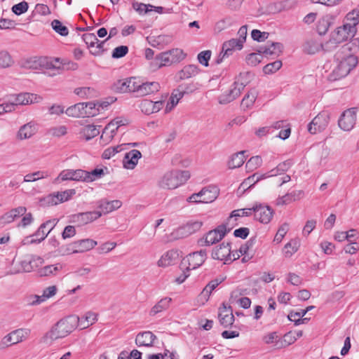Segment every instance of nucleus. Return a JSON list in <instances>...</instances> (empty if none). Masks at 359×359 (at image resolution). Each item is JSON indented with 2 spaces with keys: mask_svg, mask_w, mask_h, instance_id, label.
I'll return each mask as SVG.
<instances>
[{
  "mask_svg": "<svg viewBox=\"0 0 359 359\" xmlns=\"http://www.w3.org/2000/svg\"><path fill=\"white\" fill-rule=\"evenodd\" d=\"M191 177L188 170H174L166 172L159 181L163 189H174L184 184Z\"/></svg>",
  "mask_w": 359,
  "mask_h": 359,
  "instance_id": "obj_1",
  "label": "nucleus"
},
{
  "mask_svg": "<svg viewBox=\"0 0 359 359\" xmlns=\"http://www.w3.org/2000/svg\"><path fill=\"white\" fill-rule=\"evenodd\" d=\"M65 113L69 116L84 118L95 116L98 113L96 104L93 102H79L67 109Z\"/></svg>",
  "mask_w": 359,
  "mask_h": 359,
  "instance_id": "obj_2",
  "label": "nucleus"
},
{
  "mask_svg": "<svg viewBox=\"0 0 359 359\" xmlns=\"http://www.w3.org/2000/svg\"><path fill=\"white\" fill-rule=\"evenodd\" d=\"M357 64V57L353 55H349L339 62L337 66L332 71L331 78L333 80H337L345 77Z\"/></svg>",
  "mask_w": 359,
  "mask_h": 359,
  "instance_id": "obj_3",
  "label": "nucleus"
},
{
  "mask_svg": "<svg viewBox=\"0 0 359 359\" xmlns=\"http://www.w3.org/2000/svg\"><path fill=\"white\" fill-rule=\"evenodd\" d=\"M30 333L31 330L27 328H20L11 332L0 341V350L22 342L28 338Z\"/></svg>",
  "mask_w": 359,
  "mask_h": 359,
  "instance_id": "obj_4",
  "label": "nucleus"
},
{
  "mask_svg": "<svg viewBox=\"0 0 359 359\" xmlns=\"http://www.w3.org/2000/svg\"><path fill=\"white\" fill-rule=\"evenodd\" d=\"M130 123L128 118L123 116H118L111 120L104 128L101 139L111 141L116 135L117 130L122 126H127Z\"/></svg>",
  "mask_w": 359,
  "mask_h": 359,
  "instance_id": "obj_5",
  "label": "nucleus"
},
{
  "mask_svg": "<svg viewBox=\"0 0 359 359\" xmlns=\"http://www.w3.org/2000/svg\"><path fill=\"white\" fill-rule=\"evenodd\" d=\"M330 119L328 111H323L316 116L308 126V130L311 134L323 132L327 127Z\"/></svg>",
  "mask_w": 359,
  "mask_h": 359,
  "instance_id": "obj_6",
  "label": "nucleus"
},
{
  "mask_svg": "<svg viewBox=\"0 0 359 359\" xmlns=\"http://www.w3.org/2000/svg\"><path fill=\"white\" fill-rule=\"evenodd\" d=\"M357 120L355 108L345 110L338 120L339 127L344 131H351L355 126Z\"/></svg>",
  "mask_w": 359,
  "mask_h": 359,
  "instance_id": "obj_7",
  "label": "nucleus"
},
{
  "mask_svg": "<svg viewBox=\"0 0 359 359\" xmlns=\"http://www.w3.org/2000/svg\"><path fill=\"white\" fill-rule=\"evenodd\" d=\"M212 257L214 259L224 262V264L232 262L231 245L229 243H222L216 246L212 252Z\"/></svg>",
  "mask_w": 359,
  "mask_h": 359,
  "instance_id": "obj_8",
  "label": "nucleus"
},
{
  "mask_svg": "<svg viewBox=\"0 0 359 359\" xmlns=\"http://www.w3.org/2000/svg\"><path fill=\"white\" fill-rule=\"evenodd\" d=\"M66 180L84 182V170H64L55 179L54 183L59 184Z\"/></svg>",
  "mask_w": 359,
  "mask_h": 359,
  "instance_id": "obj_9",
  "label": "nucleus"
},
{
  "mask_svg": "<svg viewBox=\"0 0 359 359\" xmlns=\"http://www.w3.org/2000/svg\"><path fill=\"white\" fill-rule=\"evenodd\" d=\"M229 231H230V229H227L225 225H220L205 235L204 242L206 245H213L221 241Z\"/></svg>",
  "mask_w": 359,
  "mask_h": 359,
  "instance_id": "obj_10",
  "label": "nucleus"
},
{
  "mask_svg": "<svg viewBox=\"0 0 359 359\" xmlns=\"http://www.w3.org/2000/svg\"><path fill=\"white\" fill-rule=\"evenodd\" d=\"M75 194L76 191L74 189L57 191L48 195L46 201L48 205H55L69 201Z\"/></svg>",
  "mask_w": 359,
  "mask_h": 359,
  "instance_id": "obj_11",
  "label": "nucleus"
},
{
  "mask_svg": "<svg viewBox=\"0 0 359 359\" xmlns=\"http://www.w3.org/2000/svg\"><path fill=\"white\" fill-rule=\"evenodd\" d=\"M206 257V251L203 250L189 254L184 259V261L187 262L188 264L187 266V270L197 269L203 264Z\"/></svg>",
  "mask_w": 359,
  "mask_h": 359,
  "instance_id": "obj_12",
  "label": "nucleus"
},
{
  "mask_svg": "<svg viewBox=\"0 0 359 359\" xmlns=\"http://www.w3.org/2000/svg\"><path fill=\"white\" fill-rule=\"evenodd\" d=\"M43 262V259L39 256H25L20 262L21 271L22 272H30L42 265Z\"/></svg>",
  "mask_w": 359,
  "mask_h": 359,
  "instance_id": "obj_13",
  "label": "nucleus"
},
{
  "mask_svg": "<svg viewBox=\"0 0 359 359\" xmlns=\"http://www.w3.org/2000/svg\"><path fill=\"white\" fill-rule=\"evenodd\" d=\"M245 84L238 81H235L233 88L229 90L226 93H224L219 97V102L220 104H226L232 102L238 97L241 91L244 89Z\"/></svg>",
  "mask_w": 359,
  "mask_h": 359,
  "instance_id": "obj_14",
  "label": "nucleus"
},
{
  "mask_svg": "<svg viewBox=\"0 0 359 359\" xmlns=\"http://www.w3.org/2000/svg\"><path fill=\"white\" fill-rule=\"evenodd\" d=\"M164 106V100H161L153 102L150 100H143L140 104V109L146 115H150L158 112Z\"/></svg>",
  "mask_w": 359,
  "mask_h": 359,
  "instance_id": "obj_15",
  "label": "nucleus"
},
{
  "mask_svg": "<svg viewBox=\"0 0 359 359\" xmlns=\"http://www.w3.org/2000/svg\"><path fill=\"white\" fill-rule=\"evenodd\" d=\"M101 217V213L98 211H90L80 212L72 215V222L77 223L78 225L83 226L93 222Z\"/></svg>",
  "mask_w": 359,
  "mask_h": 359,
  "instance_id": "obj_16",
  "label": "nucleus"
},
{
  "mask_svg": "<svg viewBox=\"0 0 359 359\" xmlns=\"http://www.w3.org/2000/svg\"><path fill=\"white\" fill-rule=\"evenodd\" d=\"M79 322V316H69L65 318L60 320L57 322L59 327L67 337L69 335L76 327H77Z\"/></svg>",
  "mask_w": 359,
  "mask_h": 359,
  "instance_id": "obj_17",
  "label": "nucleus"
},
{
  "mask_svg": "<svg viewBox=\"0 0 359 359\" xmlns=\"http://www.w3.org/2000/svg\"><path fill=\"white\" fill-rule=\"evenodd\" d=\"M137 97H143L158 92L160 88V84L156 81L143 82L140 80L137 86Z\"/></svg>",
  "mask_w": 359,
  "mask_h": 359,
  "instance_id": "obj_18",
  "label": "nucleus"
},
{
  "mask_svg": "<svg viewBox=\"0 0 359 359\" xmlns=\"http://www.w3.org/2000/svg\"><path fill=\"white\" fill-rule=\"evenodd\" d=\"M255 218L261 223L268 224L272 219L273 211L269 206H262L261 205L253 207Z\"/></svg>",
  "mask_w": 359,
  "mask_h": 359,
  "instance_id": "obj_19",
  "label": "nucleus"
},
{
  "mask_svg": "<svg viewBox=\"0 0 359 359\" xmlns=\"http://www.w3.org/2000/svg\"><path fill=\"white\" fill-rule=\"evenodd\" d=\"M64 337H65V335L63 334L56 323L53 326H52L50 330L43 335L41 338V342L46 345L50 346L56 340Z\"/></svg>",
  "mask_w": 359,
  "mask_h": 359,
  "instance_id": "obj_20",
  "label": "nucleus"
},
{
  "mask_svg": "<svg viewBox=\"0 0 359 359\" xmlns=\"http://www.w3.org/2000/svg\"><path fill=\"white\" fill-rule=\"evenodd\" d=\"M27 212L24 206H19L6 212L0 217V225H6L13 222L15 219L23 216Z\"/></svg>",
  "mask_w": 359,
  "mask_h": 359,
  "instance_id": "obj_21",
  "label": "nucleus"
},
{
  "mask_svg": "<svg viewBox=\"0 0 359 359\" xmlns=\"http://www.w3.org/2000/svg\"><path fill=\"white\" fill-rule=\"evenodd\" d=\"M28 67L32 69H38L39 67H43L48 69H55L57 72L53 75L60 74V67H56L53 64V60H50L46 57H40L39 59H30L28 62Z\"/></svg>",
  "mask_w": 359,
  "mask_h": 359,
  "instance_id": "obj_22",
  "label": "nucleus"
},
{
  "mask_svg": "<svg viewBox=\"0 0 359 359\" xmlns=\"http://www.w3.org/2000/svg\"><path fill=\"white\" fill-rule=\"evenodd\" d=\"M356 34V29H352L345 24L338 27L332 34L334 36L337 41L342 43L353 38Z\"/></svg>",
  "mask_w": 359,
  "mask_h": 359,
  "instance_id": "obj_23",
  "label": "nucleus"
},
{
  "mask_svg": "<svg viewBox=\"0 0 359 359\" xmlns=\"http://www.w3.org/2000/svg\"><path fill=\"white\" fill-rule=\"evenodd\" d=\"M202 225V222L191 220L178 228L176 230V233L177 236L181 237H187L198 231L201 228Z\"/></svg>",
  "mask_w": 359,
  "mask_h": 359,
  "instance_id": "obj_24",
  "label": "nucleus"
},
{
  "mask_svg": "<svg viewBox=\"0 0 359 359\" xmlns=\"http://www.w3.org/2000/svg\"><path fill=\"white\" fill-rule=\"evenodd\" d=\"M173 62L168 52H163L156 55L154 60L150 62V68L152 70L158 69L162 67L170 66Z\"/></svg>",
  "mask_w": 359,
  "mask_h": 359,
  "instance_id": "obj_25",
  "label": "nucleus"
},
{
  "mask_svg": "<svg viewBox=\"0 0 359 359\" xmlns=\"http://www.w3.org/2000/svg\"><path fill=\"white\" fill-rule=\"evenodd\" d=\"M121 205L122 202L119 200H114L111 201L107 200H100L97 202V208L100 210L97 211L98 212L101 213L102 216V215H106L119 209Z\"/></svg>",
  "mask_w": 359,
  "mask_h": 359,
  "instance_id": "obj_26",
  "label": "nucleus"
},
{
  "mask_svg": "<svg viewBox=\"0 0 359 359\" xmlns=\"http://www.w3.org/2000/svg\"><path fill=\"white\" fill-rule=\"evenodd\" d=\"M222 306L223 307L219 308V310L218 317L219 323L223 327H228L233 325L235 320L234 316L231 306L227 308L224 304Z\"/></svg>",
  "mask_w": 359,
  "mask_h": 359,
  "instance_id": "obj_27",
  "label": "nucleus"
},
{
  "mask_svg": "<svg viewBox=\"0 0 359 359\" xmlns=\"http://www.w3.org/2000/svg\"><path fill=\"white\" fill-rule=\"evenodd\" d=\"M203 198L201 201L203 203H208L213 202L219 194V189L216 185H209L203 188L201 190Z\"/></svg>",
  "mask_w": 359,
  "mask_h": 359,
  "instance_id": "obj_28",
  "label": "nucleus"
},
{
  "mask_svg": "<svg viewBox=\"0 0 359 359\" xmlns=\"http://www.w3.org/2000/svg\"><path fill=\"white\" fill-rule=\"evenodd\" d=\"M42 98L36 94L25 93L17 95L14 98V104L26 105L39 102Z\"/></svg>",
  "mask_w": 359,
  "mask_h": 359,
  "instance_id": "obj_29",
  "label": "nucleus"
},
{
  "mask_svg": "<svg viewBox=\"0 0 359 359\" xmlns=\"http://www.w3.org/2000/svg\"><path fill=\"white\" fill-rule=\"evenodd\" d=\"M155 339H156V335L150 331H146L137 334L135 338V344L140 348L150 347L153 346Z\"/></svg>",
  "mask_w": 359,
  "mask_h": 359,
  "instance_id": "obj_30",
  "label": "nucleus"
},
{
  "mask_svg": "<svg viewBox=\"0 0 359 359\" xmlns=\"http://www.w3.org/2000/svg\"><path fill=\"white\" fill-rule=\"evenodd\" d=\"M283 45L281 43L271 42L270 44L259 46L257 52L266 55L278 56L283 52Z\"/></svg>",
  "mask_w": 359,
  "mask_h": 359,
  "instance_id": "obj_31",
  "label": "nucleus"
},
{
  "mask_svg": "<svg viewBox=\"0 0 359 359\" xmlns=\"http://www.w3.org/2000/svg\"><path fill=\"white\" fill-rule=\"evenodd\" d=\"M142 154L139 150L133 149L127 152L123 158V164L126 169H133L137 165Z\"/></svg>",
  "mask_w": 359,
  "mask_h": 359,
  "instance_id": "obj_32",
  "label": "nucleus"
},
{
  "mask_svg": "<svg viewBox=\"0 0 359 359\" xmlns=\"http://www.w3.org/2000/svg\"><path fill=\"white\" fill-rule=\"evenodd\" d=\"M36 133V124L33 122H29L20 128L17 133V138L20 140H27L32 137Z\"/></svg>",
  "mask_w": 359,
  "mask_h": 359,
  "instance_id": "obj_33",
  "label": "nucleus"
},
{
  "mask_svg": "<svg viewBox=\"0 0 359 359\" xmlns=\"http://www.w3.org/2000/svg\"><path fill=\"white\" fill-rule=\"evenodd\" d=\"M98 315L96 313L88 311L83 316L79 317L78 325L81 330H84L93 325L97 321Z\"/></svg>",
  "mask_w": 359,
  "mask_h": 359,
  "instance_id": "obj_34",
  "label": "nucleus"
},
{
  "mask_svg": "<svg viewBox=\"0 0 359 359\" xmlns=\"http://www.w3.org/2000/svg\"><path fill=\"white\" fill-rule=\"evenodd\" d=\"M62 269V264L57 263L47 265L40 268L37 273L40 277L50 276L57 275Z\"/></svg>",
  "mask_w": 359,
  "mask_h": 359,
  "instance_id": "obj_35",
  "label": "nucleus"
},
{
  "mask_svg": "<svg viewBox=\"0 0 359 359\" xmlns=\"http://www.w3.org/2000/svg\"><path fill=\"white\" fill-rule=\"evenodd\" d=\"M100 127L94 125L85 126L79 132L80 137L86 140H90L100 134Z\"/></svg>",
  "mask_w": 359,
  "mask_h": 359,
  "instance_id": "obj_36",
  "label": "nucleus"
},
{
  "mask_svg": "<svg viewBox=\"0 0 359 359\" xmlns=\"http://www.w3.org/2000/svg\"><path fill=\"white\" fill-rule=\"evenodd\" d=\"M184 92L180 91L179 89L175 90L167 102L165 107V113H170L174 107L178 104L179 101L183 97Z\"/></svg>",
  "mask_w": 359,
  "mask_h": 359,
  "instance_id": "obj_37",
  "label": "nucleus"
},
{
  "mask_svg": "<svg viewBox=\"0 0 359 359\" xmlns=\"http://www.w3.org/2000/svg\"><path fill=\"white\" fill-rule=\"evenodd\" d=\"M172 302L170 297H164L160 299L150 310L149 315L151 316H156L158 313L167 310Z\"/></svg>",
  "mask_w": 359,
  "mask_h": 359,
  "instance_id": "obj_38",
  "label": "nucleus"
},
{
  "mask_svg": "<svg viewBox=\"0 0 359 359\" xmlns=\"http://www.w3.org/2000/svg\"><path fill=\"white\" fill-rule=\"evenodd\" d=\"M178 254L175 250H169L161 256L157 262L160 267H166L173 264L174 261L177 258Z\"/></svg>",
  "mask_w": 359,
  "mask_h": 359,
  "instance_id": "obj_39",
  "label": "nucleus"
},
{
  "mask_svg": "<svg viewBox=\"0 0 359 359\" xmlns=\"http://www.w3.org/2000/svg\"><path fill=\"white\" fill-rule=\"evenodd\" d=\"M243 45L237 39H231L222 44L223 50L226 55H232L234 50H240Z\"/></svg>",
  "mask_w": 359,
  "mask_h": 359,
  "instance_id": "obj_40",
  "label": "nucleus"
},
{
  "mask_svg": "<svg viewBox=\"0 0 359 359\" xmlns=\"http://www.w3.org/2000/svg\"><path fill=\"white\" fill-rule=\"evenodd\" d=\"M322 48L323 43L313 39L306 41L303 46L304 51L308 54H315L322 50Z\"/></svg>",
  "mask_w": 359,
  "mask_h": 359,
  "instance_id": "obj_41",
  "label": "nucleus"
},
{
  "mask_svg": "<svg viewBox=\"0 0 359 359\" xmlns=\"http://www.w3.org/2000/svg\"><path fill=\"white\" fill-rule=\"evenodd\" d=\"M292 165V162L290 160L285 161L283 163H280L277 165V167L274 169L271 170L269 172L265 173L266 177H274L279 175L283 174L285 171H287Z\"/></svg>",
  "mask_w": 359,
  "mask_h": 359,
  "instance_id": "obj_42",
  "label": "nucleus"
},
{
  "mask_svg": "<svg viewBox=\"0 0 359 359\" xmlns=\"http://www.w3.org/2000/svg\"><path fill=\"white\" fill-rule=\"evenodd\" d=\"M75 243L79 253L88 251L97 244V241L90 238L79 240L75 241Z\"/></svg>",
  "mask_w": 359,
  "mask_h": 359,
  "instance_id": "obj_43",
  "label": "nucleus"
},
{
  "mask_svg": "<svg viewBox=\"0 0 359 359\" xmlns=\"http://www.w3.org/2000/svg\"><path fill=\"white\" fill-rule=\"evenodd\" d=\"M198 72V67L194 65L185 66L177 73V76L180 80H184L196 76Z\"/></svg>",
  "mask_w": 359,
  "mask_h": 359,
  "instance_id": "obj_44",
  "label": "nucleus"
},
{
  "mask_svg": "<svg viewBox=\"0 0 359 359\" xmlns=\"http://www.w3.org/2000/svg\"><path fill=\"white\" fill-rule=\"evenodd\" d=\"M245 151L234 154L228 163L230 169H234L241 167L245 161Z\"/></svg>",
  "mask_w": 359,
  "mask_h": 359,
  "instance_id": "obj_45",
  "label": "nucleus"
},
{
  "mask_svg": "<svg viewBox=\"0 0 359 359\" xmlns=\"http://www.w3.org/2000/svg\"><path fill=\"white\" fill-rule=\"evenodd\" d=\"M105 175L103 168H95L90 172L84 170V182H92L100 179Z\"/></svg>",
  "mask_w": 359,
  "mask_h": 359,
  "instance_id": "obj_46",
  "label": "nucleus"
},
{
  "mask_svg": "<svg viewBox=\"0 0 359 359\" xmlns=\"http://www.w3.org/2000/svg\"><path fill=\"white\" fill-rule=\"evenodd\" d=\"M257 97V93L255 90H252L248 92L241 102V107L243 109L250 108L255 103Z\"/></svg>",
  "mask_w": 359,
  "mask_h": 359,
  "instance_id": "obj_47",
  "label": "nucleus"
},
{
  "mask_svg": "<svg viewBox=\"0 0 359 359\" xmlns=\"http://www.w3.org/2000/svg\"><path fill=\"white\" fill-rule=\"evenodd\" d=\"M346 22L344 24L352 29H356V26L359 24V11L353 10L349 12L346 16Z\"/></svg>",
  "mask_w": 359,
  "mask_h": 359,
  "instance_id": "obj_48",
  "label": "nucleus"
},
{
  "mask_svg": "<svg viewBox=\"0 0 359 359\" xmlns=\"http://www.w3.org/2000/svg\"><path fill=\"white\" fill-rule=\"evenodd\" d=\"M266 174H259V173H255L252 175L246 178L243 183L241 184V187H243L244 189L246 187H250L252 185L255 184L257 182H259L261 180L266 179Z\"/></svg>",
  "mask_w": 359,
  "mask_h": 359,
  "instance_id": "obj_49",
  "label": "nucleus"
},
{
  "mask_svg": "<svg viewBox=\"0 0 359 359\" xmlns=\"http://www.w3.org/2000/svg\"><path fill=\"white\" fill-rule=\"evenodd\" d=\"M299 245V241L295 239L292 240L291 241L287 243L284 248V253L285 257H291L294 252H296L298 250Z\"/></svg>",
  "mask_w": 359,
  "mask_h": 359,
  "instance_id": "obj_50",
  "label": "nucleus"
},
{
  "mask_svg": "<svg viewBox=\"0 0 359 359\" xmlns=\"http://www.w3.org/2000/svg\"><path fill=\"white\" fill-rule=\"evenodd\" d=\"M13 60L8 52L6 50L0 51V68H8L13 65Z\"/></svg>",
  "mask_w": 359,
  "mask_h": 359,
  "instance_id": "obj_51",
  "label": "nucleus"
},
{
  "mask_svg": "<svg viewBox=\"0 0 359 359\" xmlns=\"http://www.w3.org/2000/svg\"><path fill=\"white\" fill-rule=\"evenodd\" d=\"M224 280V278H216L215 280H211L209 283L205 287L203 290L201 292L202 295L205 297H209L212 290H214Z\"/></svg>",
  "mask_w": 359,
  "mask_h": 359,
  "instance_id": "obj_52",
  "label": "nucleus"
},
{
  "mask_svg": "<svg viewBox=\"0 0 359 359\" xmlns=\"http://www.w3.org/2000/svg\"><path fill=\"white\" fill-rule=\"evenodd\" d=\"M51 27L55 32L62 36H66L69 34L68 28L58 20H53L51 22Z\"/></svg>",
  "mask_w": 359,
  "mask_h": 359,
  "instance_id": "obj_53",
  "label": "nucleus"
},
{
  "mask_svg": "<svg viewBox=\"0 0 359 359\" xmlns=\"http://www.w3.org/2000/svg\"><path fill=\"white\" fill-rule=\"evenodd\" d=\"M48 176L47 172L43 171H36L33 173H29L26 175L24 177V182H35L36 180L46 178Z\"/></svg>",
  "mask_w": 359,
  "mask_h": 359,
  "instance_id": "obj_54",
  "label": "nucleus"
},
{
  "mask_svg": "<svg viewBox=\"0 0 359 359\" xmlns=\"http://www.w3.org/2000/svg\"><path fill=\"white\" fill-rule=\"evenodd\" d=\"M295 341V334L293 333V332L290 331L284 334L283 338L279 341L280 345L278 346V347H286L294 344Z\"/></svg>",
  "mask_w": 359,
  "mask_h": 359,
  "instance_id": "obj_55",
  "label": "nucleus"
},
{
  "mask_svg": "<svg viewBox=\"0 0 359 359\" xmlns=\"http://www.w3.org/2000/svg\"><path fill=\"white\" fill-rule=\"evenodd\" d=\"M46 227L45 226V224H42L36 232L33 234L32 236L36 237V239H32L29 243H40L41 241H43L46 237L50 233L48 231L46 232L45 229Z\"/></svg>",
  "mask_w": 359,
  "mask_h": 359,
  "instance_id": "obj_56",
  "label": "nucleus"
},
{
  "mask_svg": "<svg viewBox=\"0 0 359 359\" xmlns=\"http://www.w3.org/2000/svg\"><path fill=\"white\" fill-rule=\"evenodd\" d=\"M281 67L282 62L280 60H276L265 65L263 68V71L266 74H273L280 69Z\"/></svg>",
  "mask_w": 359,
  "mask_h": 359,
  "instance_id": "obj_57",
  "label": "nucleus"
},
{
  "mask_svg": "<svg viewBox=\"0 0 359 359\" xmlns=\"http://www.w3.org/2000/svg\"><path fill=\"white\" fill-rule=\"evenodd\" d=\"M262 163V158L259 156L251 157L246 163L245 167L249 170H254L255 169L261 166Z\"/></svg>",
  "mask_w": 359,
  "mask_h": 359,
  "instance_id": "obj_58",
  "label": "nucleus"
},
{
  "mask_svg": "<svg viewBox=\"0 0 359 359\" xmlns=\"http://www.w3.org/2000/svg\"><path fill=\"white\" fill-rule=\"evenodd\" d=\"M82 39L88 48H93L96 43H98V39L96 35L93 33L83 34Z\"/></svg>",
  "mask_w": 359,
  "mask_h": 359,
  "instance_id": "obj_59",
  "label": "nucleus"
},
{
  "mask_svg": "<svg viewBox=\"0 0 359 359\" xmlns=\"http://www.w3.org/2000/svg\"><path fill=\"white\" fill-rule=\"evenodd\" d=\"M140 79L135 78V77H130L127 79V93H131L137 96V86L139 84Z\"/></svg>",
  "mask_w": 359,
  "mask_h": 359,
  "instance_id": "obj_60",
  "label": "nucleus"
},
{
  "mask_svg": "<svg viewBox=\"0 0 359 359\" xmlns=\"http://www.w3.org/2000/svg\"><path fill=\"white\" fill-rule=\"evenodd\" d=\"M288 230L289 224L287 223H284L278 230V232L276 233L274 237L273 241L276 242L277 243H280Z\"/></svg>",
  "mask_w": 359,
  "mask_h": 359,
  "instance_id": "obj_61",
  "label": "nucleus"
},
{
  "mask_svg": "<svg viewBox=\"0 0 359 359\" xmlns=\"http://www.w3.org/2000/svg\"><path fill=\"white\" fill-rule=\"evenodd\" d=\"M171 58L173 59L174 62H180L184 59L186 55L183 50L180 48H175L168 51Z\"/></svg>",
  "mask_w": 359,
  "mask_h": 359,
  "instance_id": "obj_62",
  "label": "nucleus"
},
{
  "mask_svg": "<svg viewBox=\"0 0 359 359\" xmlns=\"http://www.w3.org/2000/svg\"><path fill=\"white\" fill-rule=\"evenodd\" d=\"M211 57V51L204 50L201 52L198 55V62L203 66L208 67L209 65L208 62Z\"/></svg>",
  "mask_w": 359,
  "mask_h": 359,
  "instance_id": "obj_63",
  "label": "nucleus"
},
{
  "mask_svg": "<svg viewBox=\"0 0 359 359\" xmlns=\"http://www.w3.org/2000/svg\"><path fill=\"white\" fill-rule=\"evenodd\" d=\"M262 60V55L260 53H252L249 54L246 57V61L248 65L252 66H256L258 65Z\"/></svg>",
  "mask_w": 359,
  "mask_h": 359,
  "instance_id": "obj_64",
  "label": "nucleus"
}]
</instances>
